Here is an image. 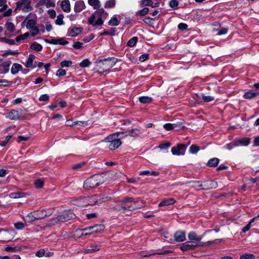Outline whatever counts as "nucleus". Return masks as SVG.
Here are the masks:
<instances>
[{
    "instance_id": "nucleus-1",
    "label": "nucleus",
    "mask_w": 259,
    "mask_h": 259,
    "mask_svg": "<svg viewBox=\"0 0 259 259\" xmlns=\"http://www.w3.org/2000/svg\"><path fill=\"white\" fill-rule=\"evenodd\" d=\"M108 13L103 9H98L88 19V24L93 26H99L103 25V19L106 18Z\"/></svg>"
},
{
    "instance_id": "nucleus-2",
    "label": "nucleus",
    "mask_w": 259,
    "mask_h": 259,
    "mask_svg": "<svg viewBox=\"0 0 259 259\" xmlns=\"http://www.w3.org/2000/svg\"><path fill=\"white\" fill-rule=\"evenodd\" d=\"M117 60L114 57H108L103 59H98L95 63L101 72H108L117 63Z\"/></svg>"
},
{
    "instance_id": "nucleus-3",
    "label": "nucleus",
    "mask_w": 259,
    "mask_h": 259,
    "mask_svg": "<svg viewBox=\"0 0 259 259\" xmlns=\"http://www.w3.org/2000/svg\"><path fill=\"white\" fill-rule=\"evenodd\" d=\"M104 180L100 174H96L87 179L83 183V188L86 190L95 189L103 183Z\"/></svg>"
},
{
    "instance_id": "nucleus-4",
    "label": "nucleus",
    "mask_w": 259,
    "mask_h": 259,
    "mask_svg": "<svg viewBox=\"0 0 259 259\" xmlns=\"http://www.w3.org/2000/svg\"><path fill=\"white\" fill-rule=\"evenodd\" d=\"M76 218L75 214L71 210H67L62 212L57 218L51 219L49 224L55 225L60 222H65Z\"/></svg>"
},
{
    "instance_id": "nucleus-5",
    "label": "nucleus",
    "mask_w": 259,
    "mask_h": 259,
    "mask_svg": "<svg viewBox=\"0 0 259 259\" xmlns=\"http://www.w3.org/2000/svg\"><path fill=\"white\" fill-rule=\"evenodd\" d=\"M16 9L22 10L24 12H28L32 10L30 0H20L17 2Z\"/></svg>"
},
{
    "instance_id": "nucleus-6",
    "label": "nucleus",
    "mask_w": 259,
    "mask_h": 259,
    "mask_svg": "<svg viewBox=\"0 0 259 259\" xmlns=\"http://www.w3.org/2000/svg\"><path fill=\"white\" fill-rule=\"evenodd\" d=\"M122 201L125 212L127 210L132 211L137 208L136 206H134L137 202L134 201L132 198H125Z\"/></svg>"
},
{
    "instance_id": "nucleus-7",
    "label": "nucleus",
    "mask_w": 259,
    "mask_h": 259,
    "mask_svg": "<svg viewBox=\"0 0 259 259\" xmlns=\"http://www.w3.org/2000/svg\"><path fill=\"white\" fill-rule=\"evenodd\" d=\"M21 110L19 111L15 109H12L10 112L4 113V115L8 119L12 120H16L20 118L21 114Z\"/></svg>"
},
{
    "instance_id": "nucleus-8",
    "label": "nucleus",
    "mask_w": 259,
    "mask_h": 259,
    "mask_svg": "<svg viewBox=\"0 0 259 259\" xmlns=\"http://www.w3.org/2000/svg\"><path fill=\"white\" fill-rule=\"evenodd\" d=\"M186 146L184 144H179L177 146L172 147L171 152L175 155H183L185 154Z\"/></svg>"
},
{
    "instance_id": "nucleus-9",
    "label": "nucleus",
    "mask_w": 259,
    "mask_h": 259,
    "mask_svg": "<svg viewBox=\"0 0 259 259\" xmlns=\"http://www.w3.org/2000/svg\"><path fill=\"white\" fill-rule=\"evenodd\" d=\"M52 214V212L49 211L47 212L45 209L38 210L33 211V214L35 215L36 220H41L46 217L50 216Z\"/></svg>"
},
{
    "instance_id": "nucleus-10",
    "label": "nucleus",
    "mask_w": 259,
    "mask_h": 259,
    "mask_svg": "<svg viewBox=\"0 0 259 259\" xmlns=\"http://www.w3.org/2000/svg\"><path fill=\"white\" fill-rule=\"evenodd\" d=\"M104 228L105 227L104 225L100 224L84 228V231H89V233H85V234H90L91 233H97L100 231L103 230Z\"/></svg>"
},
{
    "instance_id": "nucleus-11",
    "label": "nucleus",
    "mask_w": 259,
    "mask_h": 259,
    "mask_svg": "<svg viewBox=\"0 0 259 259\" xmlns=\"http://www.w3.org/2000/svg\"><path fill=\"white\" fill-rule=\"evenodd\" d=\"M201 186H202L203 190H208L217 188L218 184L216 182L208 180L202 182Z\"/></svg>"
},
{
    "instance_id": "nucleus-12",
    "label": "nucleus",
    "mask_w": 259,
    "mask_h": 259,
    "mask_svg": "<svg viewBox=\"0 0 259 259\" xmlns=\"http://www.w3.org/2000/svg\"><path fill=\"white\" fill-rule=\"evenodd\" d=\"M5 233L3 235V241L9 242L14 238V231H8L4 230Z\"/></svg>"
},
{
    "instance_id": "nucleus-13",
    "label": "nucleus",
    "mask_w": 259,
    "mask_h": 259,
    "mask_svg": "<svg viewBox=\"0 0 259 259\" xmlns=\"http://www.w3.org/2000/svg\"><path fill=\"white\" fill-rule=\"evenodd\" d=\"M85 8V5L83 1H78L75 3L74 11L76 13H79Z\"/></svg>"
},
{
    "instance_id": "nucleus-14",
    "label": "nucleus",
    "mask_w": 259,
    "mask_h": 259,
    "mask_svg": "<svg viewBox=\"0 0 259 259\" xmlns=\"http://www.w3.org/2000/svg\"><path fill=\"white\" fill-rule=\"evenodd\" d=\"M123 134H124V132H116L114 134L110 135L109 136H108L105 139V141L106 142L109 143V144H110V143L112 142V141H115L116 139H118L119 136L120 135H122Z\"/></svg>"
},
{
    "instance_id": "nucleus-15",
    "label": "nucleus",
    "mask_w": 259,
    "mask_h": 259,
    "mask_svg": "<svg viewBox=\"0 0 259 259\" xmlns=\"http://www.w3.org/2000/svg\"><path fill=\"white\" fill-rule=\"evenodd\" d=\"M194 248V242L192 241L185 242L180 247V249L183 251H188L190 249H193Z\"/></svg>"
},
{
    "instance_id": "nucleus-16",
    "label": "nucleus",
    "mask_w": 259,
    "mask_h": 259,
    "mask_svg": "<svg viewBox=\"0 0 259 259\" xmlns=\"http://www.w3.org/2000/svg\"><path fill=\"white\" fill-rule=\"evenodd\" d=\"M98 196L97 195H94L91 197H85L86 204L88 205H94L98 203Z\"/></svg>"
},
{
    "instance_id": "nucleus-17",
    "label": "nucleus",
    "mask_w": 259,
    "mask_h": 259,
    "mask_svg": "<svg viewBox=\"0 0 259 259\" xmlns=\"http://www.w3.org/2000/svg\"><path fill=\"white\" fill-rule=\"evenodd\" d=\"M185 239V233L183 231H179L175 234V240L177 242H182Z\"/></svg>"
},
{
    "instance_id": "nucleus-18",
    "label": "nucleus",
    "mask_w": 259,
    "mask_h": 259,
    "mask_svg": "<svg viewBox=\"0 0 259 259\" xmlns=\"http://www.w3.org/2000/svg\"><path fill=\"white\" fill-rule=\"evenodd\" d=\"M121 145V142L120 139L118 138L115 141H112L111 143L109 144L108 148L110 150H114L117 149Z\"/></svg>"
},
{
    "instance_id": "nucleus-19",
    "label": "nucleus",
    "mask_w": 259,
    "mask_h": 259,
    "mask_svg": "<svg viewBox=\"0 0 259 259\" xmlns=\"http://www.w3.org/2000/svg\"><path fill=\"white\" fill-rule=\"evenodd\" d=\"M82 28L80 27H74L71 29H69L68 31V35L71 37H74L77 36L79 33L81 32Z\"/></svg>"
},
{
    "instance_id": "nucleus-20",
    "label": "nucleus",
    "mask_w": 259,
    "mask_h": 259,
    "mask_svg": "<svg viewBox=\"0 0 259 259\" xmlns=\"http://www.w3.org/2000/svg\"><path fill=\"white\" fill-rule=\"evenodd\" d=\"M182 125L181 123L177 122L176 123H167L163 125V127L166 131H171L176 127H180Z\"/></svg>"
},
{
    "instance_id": "nucleus-21",
    "label": "nucleus",
    "mask_w": 259,
    "mask_h": 259,
    "mask_svg": "<svg viewBox=\"0 0 259 259\" xmlns=\"http://www.w3.org/2000/svg\"><path fill=\"white\" fill-rule=\"evenodd\" d=\"M73 204L75 205L84 207L87 206L85 197H80L73 200Z\"/></svg>"
},
{
    "instance_id": "nucleus-22",
    "label": "nucleus",
    "mask_w": 259,
    "mask_h": 259,
    "mask_svg": "<svg viewBox=\"0 0 259 259\" xmlns=\"http://www.w3.org/2000/svg\"><path fill=\"white\" fill-rule=\"evenodd\" d=\"M176 201L173 198H168L162 200L158 204L159 207L168 206L175 203Z\"/></svg>"
},
{
    "instance_id": "nucleus-23",
    "label": "nucleus",
    "mask_w": 259,
    "mask_h": 259,
    "mask_svg": "<svg viewBox=\"0 0 259 259\" xmlns=\"http://www.w3.org/2000/svg\"><path fill=\"white\" fill-rule=\"evenodd\" d=\"M61 7L63 11L68 13L70 11V4L69 0H64L62 2Z\"/></svg>"
},
{
    "instance_id": "nucleus-24",
    "label": "nucleus",
    "mask_w": 259,
    "mask_h": 259,
    "mask_svg": "<svg viewBox=\"0 0 259 259\" xmlns=\"http://www.w3.org/2000/svg\"><path fill=\"white\" fill-rule=\"evenodd\" d=\"M124 133V134L123 135H124V137L128 135L132 137H136L139 136L141 134V131L138 128L132 129L128 134H127L126 132Z\"/></svg>"
},
{
    "instance_id": "nucleus-25",
    "label": "nucleus",
    "mask_w": 259,
    "mask_h": 259,
    "mask_svg": "<svg viewBox=\"0 0 259 259\" xmlns=\"http://www.w3.org/2000/svg\"><path fill=\"white\" fill-rule=\"evenodd\" d=\"M236 143L239 145L247 146L250 142V139L248 138H244L242 139H238L235 140Z\"/></svg>"
},
{
    "instance_id": "nucleus-26",
    "label": "nucleus",
    "mask_w": 259,
    "mask_h": 259,
    "mask_svg": "<svg viewBox=\"0 0 259 259\" xmlns=\"http://www.w3.org/2000/svg\"><path fill=\"white\" fill-rule=\"evenodd\" d=\"M99 249L100 247L97 244H92L88 248L85 249L84 252L85 253H91L99 250Z\"/></svg>"
},
{
    "instance_id": "nucleus-27",
    "label": "nucleus",
    "mask_w": 259,
    "mask_h": 259,
    "mask_svg": "<svg viewBox=\"0 0 259 259\" xmlns=\"http://www.w3.org/2000/svg\"><path fill=\"white\" fill-rule=\"evenodd\" d=\"M259 94V92L250 90L245 93L243 96L244 98L248 99H252Z\"/></svg>"
},
{
    "instance_id": "nucleus-28",
    "label": "nucleus",
    "mask_w": 259,
    "mask_h": 259,
    "mask_svg": "<svg viewBox=\"0 0 259 259\" xmlns=\"http://www.w3.org/2000/svg\"><path fill=\"white\" fill-rule=\"evenodd\" d=\"M7 30L10 32H13L15 30V26L14 24L12 22V19H8L5 24Z\"/></svg>"
},
{
    "instance_id": "nucleus-29",
    "label": "nucleus",
    "mask_w": 259,
    "mask_h": 259,
    "mask_svg": "<svg viewBox=\"0 0 259 259\" xmlns=\"http://www.w3.org/2000/svg\"><path fill=\"white\" fill-rule=\"evenodd\" d=\"M22 69V66L18 63H14L12 66L11 72L13 75L17 74Z\"/></svg>"
},
{
    "instance_id": "nucleus-30",
    "label": "nucleus",
    "mask_w": 259,
    "mask_h": 259,
    "mask_svg": "<svg viewBox=\"0 0 259 259\" xmlns=\"http://www.w3.org/2000/svg\"><path fill=\"white\" fill-rule=\"evenodd\" d=\"M39 3L40 5H45L47 8L55 7V3L51 0H40Z\"/></svg>"
},
{
    "instance_id": "nucleus-31",
    "label": "nucleus",
    "mask_w": 259,
    "mask_h": 259,
    "mask_svg": "<svg viewBox=\"0 0 259 259\" xmlns=\"http://www.w3.org/2000/svg\"><path fill=\"white\" fill-rule=\"evenodd\" d=\"M88 4L93 7L94 9H99L101 7V3L99 0H88Z\"/></svg>"
},
{
    "instance_id": "nucleus-32",
    "label": "nucleus",
    "mask_w": 259,
    "mask_h": 259,
    "mask_svg": "<svg viewBox=\"0 0 259 259\" xmlns=\"http://www.w3.org/2000/svg\"><path fill=\"white\" fill-rule=\"evenodd\" d=\"M35 56L33 54H29L28 58L26 61L25 66L27 68H32L33 67V60L35 58Z\"/></svg>"
},
{
    "instance_id": "nucleus-33",
    "label": "nucleus",
    "mask_w": 259,
    "mask_h": 259,
    "mask_svg": "<svg viewBox=\"0 0 259 259\" xmlns=\"http://www.w3.org/2000/svg\"><path fill=\"white\" fill-rule=\"evenodd\" d=\"M25 194L22 192L11 193L9 194V197L12 199H17L24 197Z\"/></svg>"
},
{
    "instance_id": "nucleus-34",
    "label": "nucleus",
    "mask_w": 259,
    "mask_h": 259,
    "mask_svg": "<svg viewBox=\"0 0 259 259\" xmlns=\"http://www.w3.org/2000/svg\"><path fill=\"white\" fill-rule=\"evenodd\" d=\"M31 49L36 51V52L41 51L42 50V46L38 42H33L30 47Z\"/></svg>"
},
{
    "instance_id": "nucleus-35",
    "label": "nucleus",
    "mask_w": 259,
    "mask_h": 259,
    "mask_svg": "<svg viewBox=\"0 0 259 259\" xmlns=\"http://www.w3.org/2000/svg\"><path fill=\"white\" fill-rule=\"evenodd\" d=\"M200 239L201 238H199V237H196L195 236V247L196 246H206V245H210V244H211L213 242V241H208L206 243H202L200 241Z\"/></svg>"
},
{
    "instance_id": "nucleus-36",
    "label": "nucleus",
    "mask_w": 259,
    "mask_h": 259,
    "mask_svg": "<svg viewBox=\"0 0 259 259\" xmlns=\"http://www.w3.org/2000/svg\"><path fill=\"white\" fill-rule=\"evenodd\" d=\"M140 175H147V176H154L155 177L158 176L159 175V172L158 171H150L149 170H144L142 171L139 174Z\"/></svg>"
},
{
    "instance_id": "nucleus-37",
    "label": "nucleus",
    "mask_w": 259,
    "mask_h": 259,
    "mask_svg": "<svg viewBox=\"0 0 259 259\" xmlns=\"http://www.w3.org/2000/svg\"><path fill=\"white\" fill-rule=\"evenodd\" d=\"M25 222L31 223L36 220L35 215L33 214V211L29 213L25 218H24Z\"/></svg>"
},
{
    "instance_id": "nucleus-38",
    "label": "nucleus",
    "mask_w": 259,
    "mask_h": 259,
    "mask_svg": "<svg viewBox=\"0 0 259 259\" xmlns=\"http://www.w3.org/2000/svg\"><path fill=\"white\" fill-rule=\"evenodd\" d=\"M139 101L143 104H148L152 102V99L148 96H142L139 98Z\"/></svg>"
},
{
    "instance_id": "nucleus-39",
    "label": "nucleus",
    "mask_w": 259,
    "mask_h": 259,
    "mask_svg": "<svg viewBox=\"0 0 259 259\" xmlns=\"http://www.w3.org/2000/svg\"><path fill=\"white\" fill-rule=\"evenodd\" d=\"M219 159L217 158H213L209 160L207 164L209 166L215 167L218 165Z\"/></svg>"
},
{
    "instance_id": "nucleus-40",
    "label": "nucleus",
    "mask_w": 259,
    "mask_h": 259,
    "mask_svg": "<svg viewBox=\"0 0 259 259\" xmlns=\"http://www.w3.org/2000/svg\"><path fill=\"white\" fill-rule=\"evenodd\" d=\"M119 24V21L117 20L116 16H113L108 22V25L110 26H116Z\"/></svg>"
},
{
    "instance_id": "nucleus-41",
    "label": "nucleus",
    "mask_w": 259,
    "mask_h": 259,
    "mask_svg": "<svg viewBox=\"0 0 259 259\" xmlns=\"http://www.w3.org/2000/svg\"><path fill=\"white\" fill-rule=\"evenodd\" d=\"M11 63V62L10 61H9L5 62L2 64V66L3 67V69H4V73H6L9 72V67L10 66Z\"/></svg>"
},
{
    "instance_id": "nucleus-42",
    "label": "nucleus",
    "mask_w": 259,
    "mask_h": 259,
    "mask_svg": "<svg viewBox=\"0 0 259 259\" xmlns=\"http://www.w3.org/2000/svg\"><path fill=\"white\" fill-rule=\"evenodd\" d=\"M138 41V37L134 36L131 38L127 42V46L130 47H134Z\"/></svg>"
},
{
    "instance_id": "nucleus-43",
    "label": "nucleus",
    "mask_w": 259,
    "mask_h": 259,
    "mask_svg": "<svg viewBox=\"0 0 259 259\" xmlns=\"http://www.w3.org/2000/svg\"><path fill=\"white\" fill-rule=\"evenodd\" d=\"M116 4L115 0H109L107 1L105 4V8H113Z\"/></svg>"
},
{
    "instance_id": "nucleus-44",
    "label": "nucleus",
    "mask_w": 259,
    "mask_h": 259,
    "mask_svg": "<svg viewBox=\"0 0 259 259\" xmlns=\"http://www.w3.org/2000/svg\"><path fill=\"white\" fill-rule=\"evenodd\" d=\"M112 209H114V210H117L118 211H119L120 212H123H123H125V210H124V207H123V205L122 201H121V203L116 205V206L113 207Z\"/></svg>"
},
{
    "instance_id": "nucleus-45",
    "label": "nucleus",
    "mask_w": 259,
    "mask_h": 259,
    "mask_svg": "<svg viewBox=\"0 0 259 259\" xmlns=\"http://www.w3.org/2000/svg\"><path fill=\"white\" fill-rule=\"evenodd\" d=\"M64 16L63 14H59L56 20V24L59 25H62L64 24V22L63 21Z\"/></svg>"
},
{
    "instance_id": "nucleus-46",
    "label": "nucleus",
    "mask_w": 259,
    "mask_h": 259,
    "mask_svg": "<svg viewBox=\"0 0 259 259\" xmlns=\"http://www.w3.org/2000/svg\"><path fill=\"white\" fill-rule=\"evenodd\" d=\"M36 21L33 19H29L26 23V27L27 29H29L35 26Z\"/></svg>"
},
{
    "instance_id": "nucleus-47",
    "label": "nucleus",
    "mask_w": 259,
    "mask_h": 259,
    "mask_svg": "<svg viewBox=\"0 0 259 259\" xmlns=\"http://www.w3.org/2000/svg\"><path fill=\"white\" fill-rule=\"evenodd\" d=\"M0 7H2V8L0 9V12L5 11L8 8L7 0H0Z\"/></svg>"
},
{
    "instance_id": "nucleus-48",
    "label": "nucleus",
    "mask_w": 259,
    "mask_h": 259,
    "mask_svg": "<svg viewBox=\"0 0 259 259\" xmlns=\"http://www.w3.org/2000/svg\"><path fill=\"white\" fill-rule=\"evenodd\" d=\"M29 35V33L28 32H26L24 33L23 34L20 35L16 37L15 40L17 42H19L20 40H24L26 39Z\"/></svg>"
},
{
    "instance_id": "nucleus-49",
    "label": "nucleus",
    "mask_w": 259,
    "mask_h": 259,
    "mask_svg": "<svg viewBox=\"0 0 259 259\" xmlns=\"http://www.w3.org/2000/svg\"><path fill=\"white\" fill-rule=\"evenodd\" d=\"M169 6L174 10L178 8L179 3L177 0H171L169 3Z\"/></svg>"
},
{
    "instance_id": "nucleus-50",
    "label": "nucleus",
    "mask_w": 259,
    "mask_h": 259,
    "mask_svg": "<svg viewBox=\"0 0 259 259\" xmlns=\"http://www.w3.org/2000/svg\"><path fill=\"white\" fill-rule=\"evenodd\" d=\"M91 63L88 59H85L82 60L79 64L81 67H89L91 65Z\"/></svg>"
},
{
    "instance_id": "nucleus-51",
    "label": "nucleus",
    "mask_w": 259,
    "mask_h": 259,
    "mask_svg": "<svg viewBox=\"0 0 259 259\" xmlns=\"http://www.w3.org/2000/svg\"><path fill=\"white\" fill-rule=\"evenodd\" d=\"M72 64V62L70 60H63L60 63L62 67H69Z\"/></svg>"
},
{
    "instance_id": "nucleus-52",
    "label": "nucleus",
    "mask_w": 259,
    "mask_h": 259,
    "mask_svg": "<svg viewBox=\"0 0 259 259\" xmlns=\"http://www.w3.org/2000/svg\"><path fill=\"white\" fill-rule=\"evenodd\" d=\"M12 136L11 135L7 136L5 140L0 141V145L2 147H5L8 143L10 140L12 138Z\"/></svg>"
},
{
    "instance_id": "nucleus-53",
    "label": "nucleus",
    "mask_w": 259,
    "mask_h": 259,
    "mask_svg": "<svg viewBox=\"0 0 259 259\" xmlns=\"http://www.w3.org/2000/svg\"><path fill=\"white\" fill-rule=\"evenodd\" d=\"M255 256L253 254L245 253L240 256V259H254Z\"/></svg>"
},
{
    "instance_id": "nucleus-54",
    "label": "nucleus",
    "mask_w": 259,
    "mask_h": 259,
    "mask_svg": "<svg viewBox=\"0 0 259 259\" xmlns=\"http://www.w3.org/2000/svg\"><path fill=\"white\" fill-rule=\"evenodd\" d=\"M30 29V34L32 36H34L36 35L39 33V29L36 26H34V27L31 28Z\"/></svg>"
},
{
    "instance_id": "nucleus-55",
    "label": "nucleus",
    "mask_w": 259,
    "mask_h": 259,
    "mask_svg": "<svg viewBox=\"0 0 259 259\" xmlns=\"http://www.w3.org/2000/svg\"><path fill=\"white\" fill-rule=\"evenodd\" d=\"M35 187L37 188H41L44 186V181L41 179H37L34 182Z\"/></svg>"
},
{
    "instance_id": "nucleus-56",
    "label": "nucleus",
    "mask_w": 259,
    "mask_h": 259,
    "mask_svg": "<svg viewBox=\"0 0 259 259\" xmlns=\"http://www.w3.org/2000/svg\"><path fill=\"white\" fill-rule=\"evenodd\" d=\"M153 3L151 0H142L141 2V5L142 7L152 6Z\"/></svg>"
},
{
    "instance_id": "nucleus-57",
    "label": "nucleus",
    "mask_w": 259,
    "mask_h": 259,
    "mask_svg": "<svg viewBox=\"0 0 259 259\" xmlns=\"http://www.w3.org/2000/svg\"><path fill=\"white\" fill-rule=\"evenodd\" d=\"M14 226L16 229L21 230L25 227V225L24 223L18 222L14 224Z\"/></svg>"
},
{
    "instance_id": "nucleus-58",
    "label": "nucleus",
    "mask_w": 259,
    "mask_h": 259,
    "mask_svg": "<svg viewBox=\"0 0 259 259\" xmlns=\"http://www.w3.org/2000/svg\"><path fill=\"white\" fill-rule=\"evenodd\" d=\"M19 53V52L18 51H13L10 50V51H8L6 52L5 53H4L2 55V56L3 57H6L9 55H18Z\"/></svg>"
},
{
    "instance_id": "nucleus-59",
    "label": "nucleus",
    "mask_w": 259,
    "mask_h": 259,
    "mask_svg": "<svg viewBox=\"0 0 259 259\" xmlns=\"http://www.w3.org/2000/svg\"><path fill=\"white\" fill-rule=\"evenodd\" d=\"M1 39L2 41H4L6 43L10 45H13L15 44V40L13 39H8L6 37H2L1 38Z\"/></svg>"
},
{
    "instance_id": "nucleus-60",
    "label": "nucleus",
    "mask_w": 259,
    "mask_h": 259,
    "mask_svg": "<svg viewBox=\"0 0 259 259\" xmlns=\"http://www.w3.org/2000/svg\"><path fill=\"white\" fill-rule=\"evenodd\" d=\"M149 12V9L148 8H144V9L139 11L137 12L140 16H145Z\"/></svg>"
},
{
    "instance_id": "nucleus-61",
    "label": "nucleus",
    "mask_w": 259,
    "mask_h": 259,
    "mask_svg": "<svg viewBox=\"0 0 259 259\" xmlns=\"http://www.w3.org/2000/svg\"><path fill=\"white\" fill-rule=\"evenodd\" d=\"M73 47L75 49H81L83 47V44L79 41L75 42L73 44Z\"/></svg>"
},
{
    "instance_id": "nucleus-62",
    "label": "nucleus",
    "mask_w": 259,
    "mask_h": 259,
    "mask_svg": "<svg viewBox=\"0 0 259 259\" xmlns=\"http://www.w3.org/2000/svg\"><path fill=\"white\" fill-rule=\"evenodd\" d=\"M66 71L64 69H59L57 70L56 72V75L57 76L60 77L62 76H64L66 75Z\"/></svg>"
},
{
    "instance_id": "nucleus-63",
    "label": "nucleus",
    "mask_w": 259,
    "mask_h": 259,
    "mask_svg": "<svg viewBox=\"0 0 259 259\" xmlns=\"http://www.w3.org/2000/svg\"><path fill=\"white\" fill-rule=\"evenodd\" d=\"M238 146V144L236 143L235 140H234L232 143L228 144L226 145V148L229 150H231L234 147Z\"/></svg>"
},
{
    "instance_id": "nucleus-64",
    "label": "nucleus",
    "mask_w": 259,
    "mask_h": 259,
    "mask_svg": "<svg viewBox=\"0 0 259 259\" xmlns=\"http://www.w3.org/2000/svg\"><path fill=\"white\" fill-rule=\"evenodd\" d=\"M39 100L40 101H48L49 100V96L47 94L41 95L39 98Z\"/></svg>"
}]
</instances>
